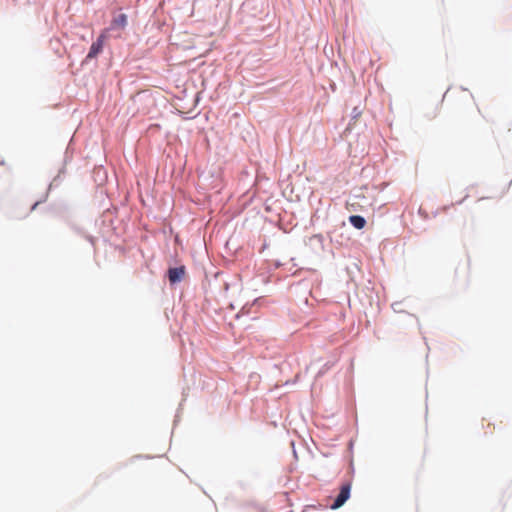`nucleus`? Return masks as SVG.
<instances>
[{"label":"nucleus","instance_id":"39448f33","mask_svg":"<svg viewBox=\"0 0 512 512\" xmlns=\"http://www.w3.org/2000/svg\"><path fill=\"white\" fill-rule=\"evenodd\" d=\"M349 222L356 228V229H363L366 225V220L359 215H352L349 217Z\"/></svg>","mask_w":512,"mask_h":512},{"label":"nucleus","instance_id":"423d86ee","mask_svg":"<svg viewBox=\"0 0 512 512\" xmlns=\"http://www.w3.org/2000/svg\"><path fill=\"white\" fill-rule=\"evenodd\" d=\"M358 207H359V203L357 201H349L347 202L346 204V208L348 211L350 212H355L358 210Z\"/></svg>","mask_w":512,"mask_h":512},{"label":"nucleus","instance_id":"f03ea898","mask_svg":"<svg viewBox=\"0 0 512 512\" xmlns=\"http://www.w3.org/2000/svg\"><path fill=\"white\" fill-rule=\"evenodd\" d=\"M351 491L350 483H345L341 486L340 492L335 498L333 504L331 505L332 509H338L344 505V503L349 499Z\"/></svg>","mask_w":512,"mask_h":512},{"label":"nucleus","instance_id":"f257e3e1","mask_svg":"<svg viewBox=\"0 0 512 512\" xmlns=\"http://www.w3.org/2000/svg\"><path fill=\"white\" fill-rule=\"evenodd\" d=\"M108 38L109 29L102 30L97 40L92 43L86 59L90 60L96 58L102 52L103 46Z\"/></svg>","mask_w":512,"mask_h":512},{"label":"nucleus","instance_id":"7ed1b4c3","mask_svg":"<svg viewBox=\"0 0 512 512\" xmlns=\"http://www.w3.org/2000/svg\"><path fill=\"white\" fill-rule=\"evenodd\" d=\"M185 272L186 270L184 266L170 268L168 270V278L170 283L175 284L180 282L184 278Z\"/></svg>","mask_w":512,"mask_h":512},{"label":"nucleus","instance_id":"20e7f679","mask_svg":"<svg viewBox=\"0 0 512 512\" xmlns=\"http://www.w3.org/2000/svg\"><path fill=\"white\" fill-rule=\"evenodd\" d=\"M126 26H127V16H126V14L121 13L112 19L110 28H108V29L110 30V29L119 28V29L123 30V29H125Z\"/></svg>","mask_w":512,"mask_h":512}]
</instances>
